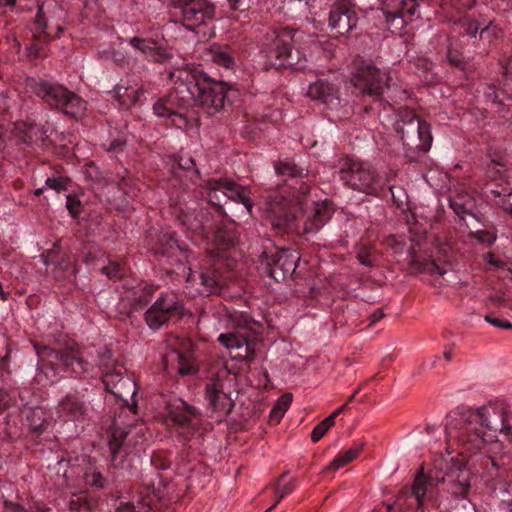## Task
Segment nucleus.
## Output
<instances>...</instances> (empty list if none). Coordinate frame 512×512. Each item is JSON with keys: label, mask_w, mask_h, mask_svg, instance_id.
<instances>
[{"label": "nucleus", "mask_w": 512, "mask_h": 512, "mask_svg": "<svg viewBox=\"0 0 512 512\" xmlns=\"http://www.w3.org/2000/svg\"><path fill=\"white\" fill-rule=\"evenodd\" d=\"M347 407V403H345L344 405L340 406L339 408H337L331 415H329L328 417H332V420H333V423L335 424V418L341 413L343 412Z\"/></svg>", "instance_id": "62"}, {"label": "nucleus", "mask_w": 512, "mask_h": 512, "mask_svg": "<svg viewBox=\"0 0 512 512\" xmlns=\"http://www.w3.org/2000/svg\"><path fill=\"white\" fill-rule=\"evenodd\" d=\"M205 397L209 408L213 412H218L223 417L231 413L234 403L223 391L222 386L219 383H208L205 388Z\"/></svg>", "instance_id": "24"}, {"label": "nucleus", "mask_w": 512, "mask_h": 512, "mask_svg": "<svg viewBox=\"0 0 512 512\" xmlns=\"http://www.w3.org/2000/svg\"><path fill=\"white\" fill-rule=\"evenodd\" d=\"M478 29H479V25H478V23L476 21H468L466 23L465 31H466V33H468L472 37H476Z\"/></svg>", "instance_id": "59"}, {"label": "nucleus", "mask_w": 512, "mask_h": 512, "mask_svg": "<svg viewBox=\"0 0 512 512\" xmlns=\"http://www.w3.org/2000/svg\"><path fill=\"white\" fill-rule=\"evenodd\" d=\"M207 198L210 204L222 207L228 200L243 204L249 214H252L253 201L250 191L226 179H212L207 183Z\"/></svg>", "instance_id": "11"}, {"label": "nucleus", "mask_w": 512, "mask_h": 512, "mask_svg": "<svg viewBox=\"0 0 512 512\" xmlns=\"http://www.w3.org/2000/svg\"><path fill=\"white\" fill-rule=\"evenodd\" d=\"M333 425L332 417H326L323 421L318 423L311 433L312 441L314 443L318 442Z\"/></svg>", "instance_id": "40"}, {"label": "nucleus", "mask_w": 512, "mask_h": 512, "mask_svg": "<svg viewBox=\"0 0 512 512\" xmlns=\"http://www.w3.org/2000/svg\"><path fill=\"white\" fill-rule=\"evenodd\" d=\"M29 87L49 106L61 110L68 116L80 118L85 113L86 102L61 84L43 79H31Z\"/></svg>", "instance_id": "5"}, {"label": "nucleus", "mask_w": 512, "mask_h": 512, "mask_svg": "<svg viewBox=\"0 0 512 512\" xmlns=\"http://www.w3.org/2000/svg\"><path fill=\"white\" fill-rule=\"evenodd\" d=\"M362 448H363V443H356L353 447L340 452L333 459V461L323 469V471L324 472L330 471V470L336 471V470L340 469L341 467H344L345 465L349 464L350 462H352L354 459H356L358 457Z\"/></svg>", "instance_id": "30"}, {"label": "nucleus", "mask_w": 512, "mask_h": 512, "mask_svg": "<svg viewBox=\"0 0 512 512\" xmlns=\"http://www.w3.org/2000/svg\"><path fill=\"white\" fill-rule=\"evenodd\" d=\"M26 423L30 433L35 437L40 436L48 426L45 412L41 408L29 410L26 414Z\"/></svg>", "instance_id": "31"}, {"label": "nucleus", "mask_w": 512, "mask_h": 512, "mask_svg": "<svg viewBox=\"0 0 512 512\" xmlns=\"http://www.w3.org/2000/svg\"><path fill=\"white\" fill-rule=\"evenodd\" d=\"M122 366L114 367L113 371H107L102 375V382L105 389L122 401L123 406L128 408L133 414L137 413V394L136 382L129 376L124 375Z\"/></svg>", "instance_id": "13"}, {"label": "nucleus", "mask_w": 512, "mask_h": 512, "mask_svg": "<svg viewBox=\"0 0 512 512\" xmlns=\"http://www.w3.org/2000/svg\"><path fill=\"white\" fill-rule=\"evenodd\" d=\"M210 233H212V231ZM213 233L214 241L221 249H228L234 245L236 237L232 231L221 227H213Z\"/></svg>", "instance_id": "37"}, {"label": "nucleus", "mask_w": 512, "mask_h": 512, "mask_svg": "<svg viewBox=\"0 0 512 512\" xmlns=\"http://www.w3.org/2000/svg\"><path fill=\"white\" fill-rule=\"evenodd\" d=\"M175 8L181 9L184 21L189 24L186 28L195 31L196 27L203 24L207 19L214 18L215 6L208 0H171Z\"/></svg>", "instance_id": "19"}, {"label": "nucleus", "mask_w": 512, "mask_h": 512, "mask_svg": "<svg viewBox=\"0 0 512 512\" xmlns=\"http://www.w3.org/2000/svg\"><path fill=\"white\" fill-rule=\"evenodd\" d=\"M178 166L183 170L189 171L195 168V162L190 156H180Z\"/></svg>", "instance_id": "53"}, {"label": "nucleus", "mask_w": 512, "mask_h": 512, "mask_svg": "<svg viewBox=\"0 0 512 512\" xmlns=\"http://www.w3.org/2000/svg\"><path fill=\"white\" fill-rule=\"evenodd\" d=\"M403 145L409 150L427 151L432 142L430 125L416 117L413 111L404 110L395 123Z\"/></svg>", "instance_id": "8"}, {"label": "nucleus", "mask_w": 512, "mask_h": 512, "mask_svg": "<svg viewBox=\"0 0 512 512\" xmlns=\"http://www.w3.org/2000/svg\"><path fill=\"white\" fill-rule=\"evenodd\" d=\"M285 190L275 194L269 203L276 228H288L297 233L309 234L318 231L332 216V209L327 201L316 203L312 215L305 216L303 206L306 201Z\"/></svg>", "instance_id": "4"}, {"label": "nucleus", "mask_w": 512, "mask_h": 512, "mask_svg": "<svg viewBox=\"0 0 512 512\" xmlns=\"http://www.w3.org/2000/svg\"><path fill=\"white\" fill-rule=\"evenodd\" d=\"M114 512H151V508L142 502H138L137 505L132 502H121Z\"/></svg>", "instance_id": "44"}, {"label": "nucleus", "mask_w": 512, "mask_h": 512, "mask_svg": "<svg viewBox=\"0 0 512 512\" xmlns=\"http://www.w3.org/2000/svg\"><path fill=\"white\" fill-rule=\"evenodd\" d=\"M34 347L39 357L48 359L52 363L58 362L64 367L70 368L74 373L85 374L93 367V363L84 359L79 351L62 352L46 346L41 347L38 344H35Z\"/></svg>", "instance_id": "20"}, {"label": "nucleus", "mask_w": 512, "mask_h": 512, "mask_svg": "<svg viewBox=\"0 0 512 512\" xmlns=\"http://www.w3.org/2000/svg\"><path fill=\"white\" fill-rule=\"evenodd\" d=\"M476 0H451L452 5L457 9H471Z\"/></svg>", "instance_id": "57"}, {"label": "nucleus", "mask_w": 512, "mask_h": 512, "mask_svg": "<svg viewBox=\"0 0 512 512\" xmlns=\"http://www.w3.org/2000/svg\"><path fill=\"white\" fill-rule=\"evenodd\" d=\"M66 208L73 218H77L81 212V201L76 196L67 195Z\"/></svg>", "instance_id": "47"}, {"label": "nucleus", "mask_w": 512, "mask_h": 512, "mask_svg": "<svg viewBox=\"0 0 512 512\" xmlns=\"http://www.w3.org/2000/svg\"><path fill=\"white\" fill-rule=\"evenodd\" d=\"M150 301V295L149 293L142 291V293L139 295V297L134 299V306L136 307H143Z\"/></svg>", "instance_id": "58"}, {"label": "nucleus", "mask_w": 512, "mask_h": 512, "mask_svg": "<svg viewBox=\"0 0 512 512\" xmlns=\"http://www.w3.org/2000/svg\"><path fill=\"white\" fill-rule=\"evenodd\" d=\"M447 433L451 447L461 441L464 451L480 452L494 464L502 448L498 433L512 437V413L486 407L455 411L447 419Z\"/></svg>", "instance_id": "1"}, {"label": "nucleus", "mask_w": 512, "mask_h": 512, "mask_svg": "<svg viewBox=\"0 0 512 512\" xmlns=\"http://www.w3.org/2000/svg\"><path fill=\"white\" fill-rule=\"evenodd\" d=\"M70 179L68 177L59 176V177H49L47 178L45 185L49 189L55 190L60 193L62 191H67L69 187Z\"/></svg>", "instance_id": "42"}, {"label": "nucleus", "mask_w": 512, "mask_h": 512, "mask_svg": "<svg viewBox=\"0 0 512 512\" xmlns=\"http://www.w3.org/2000/svg\"><path fill=\"white\" fill-rule=\"evenodd\" d=\"M484 261L487 265L498 269L505 266V262L502 259L496 258L492 253H487L484 257Z\"/></svg>", "instance_id": "52"}, {"label": "nucleus", "mask_w": 512, "mask_h": 512, "mask_svg": "<svg viewBox=\"0 0 512 512\" xmlns=\"http://www.w3.org/2000/svg\"><path fill=\"white\" fill-rule=\"evenodd\" d=\"M83 480L91 488L101 490L107 487L108 480L96 468H87L84 472Z\"/></svg>", "instance_id": "35"}, {"label": "nucleus", "mask_w": 512, "mask_h": 512, "mask_svg": "<svg viewBox=\"0 0 512 512\" xmlns=\"http://www.w3.org/2000/svg\"><path fill=\"white\" fill-rule=\"evenodd\" d=\"M475 205L474 198L469 194H459L450 199V207L464 222L471 237L485 245H492L496 241L494 230L480 228L483 226L480 219L473 213Z\"/></svg>", "instance_id": "10"}, {"label": "nucleus", "mask_w": 512, "mask_h": 512, "mask_svg": "<svg viewBox=\"0 0 512 512\" xmlns=\"http://www.w3.org/2000/svg\"><path fill=\"white\" fill-rule=\"evenodd\" d=\"M445 432H447V427ZM446 439V454H441L433 459L428 477L424 475L422 468L414 479L412 494L418 507L422 506L428 488L434 484H443L445 491L457 499L465 498L469 492L471 472L466 467V458L478 452L464 451L461 441L455 444L454 447H451L448 433H446Z\"/></svg>", "instance_id": "3"}, {"label": "nucleus", "mask_w": 512, "mask_h": 512, "mask_svg": "<svg viewBox=\"0 0 512 512\" xmlns=\"http://www.w3.org/2000/svg\"><path fill=\"white\" fill-rule=\"evenodd\" d=\"M384 316L383 312L378 310V311H375L372 315H371V318H372V322H377L379 321L380 319H382Z\"/></svg>", "instance_id": "64"}, {"label": "nucleus", "mask_w": 512, "mask_h": 512, "mask_svg": "<svg viewBox=\"0 0 512 512\" xmlns=\"http://www.w3.org/2000/svg\"><path fill=\"white\" fill-rule=\"evenodd\" d=\"M233 264L232 259L221 254L208 256L199 273L200 283L204 287L203 292L218 293L225 287Z\"/></svg>", "instance_id": "12"}, {"label": "nucleus", "mask_w": 512, "mask_h": 512, "mask_svg": "<svg viewBox=\"0 0 512 512\" xmlns=\"http://www.w3.org/2000/svg\"><path fill=\"white\" fill-rule=\"evenodd\" d=\"M3 505H4V512H28L18 503H14L9 500H5Z\"/></svg>", "instance_id": "55"}, {"label": "nucleus", "mask_w": 512, "mask_h": 512, "mask_svg": "<svg viewBox=\"0 0 512 512\" xmlns=\"http://www.w3.org/2000/svg\"><path fill=\"white\" fill-rule=\"evenodd\" d=\"M292 402V394L286 393L282 395L275 403L273 408L269 413V423L271 425H276L283 418L284 414L290 407Z\"/></svg>", "instance_id": "34"}, {"label": "nucleus", "mask_w": 512, "mask_h": 512, "mask_svg": "<svg viewBox=\"0 0 512 512\" xmlns=\"http://www.w3.org/2000/svg\"><path fill=\"white\" fill-rule=\"evenodd\" d=\"M484 319H485V321H487L488 323H490L491 325H493L497 328H501V329H511L512 328V323L509 320L504 319V318L492 317V316L486 315Z\"/></svg>", "instance_id": "49"}, {"label": "nucleus", "mask_w": 512, "mask_h": 512, "mask_svg": "<svg viewBox=\"0 0 512 512\" xmlns=\"http://www.w3.org/2000/svg\"><path fill=\"white\" fill-rule=\"evenodd\" d=\"M307 93L312 99L322 102L329 109L340 104L337 85L327 80H318L310 84Z\"/></svg>", "instance_id": "26"}, {"label": "nucleus", "mask_w": 512, "mask_h": 512, "mask_svg": "<svg viewBox=\"0 0 512 512\" xmlns=\"http://www.w3.org/2000/svg\"><path fill=\"white\" fill-rule=\"evenodd\" d=\"M297 32L289 29L280 31L272 30L262 38L261 53L267 57L266 64L273 67H292L296 70H303L306 66L300 63V60L294 61V55L291 51V44Z\"/></svg>", "instance_id": "7"}, {"label": "nucleus", "mask_w": 512, "mask_h": 512, "mask_svg": "<svg viewBox=\"0 0 512 512\" xmlns=\"http://www.w3.org/2000/svg\"><path fill=\"white\" fill-rule=\"evenodd\" d=\"M230 8L240 12L247 11L253 4L252 0H228Z\"/></svg>", "instance_id": "51"}, {"label": "nucleus", "mask_w": 512, "mask_h": 512, "mask_svg": "<svg viewBox=\"0 0 512 512\" xmlns=\"http://www.w3.org/2000/svg\"><path fill=\"white\" fill-rule=\"evenodd\" d=\"M427 270L432 273V274H437V275H440V276H444V275H450V276H455L454 275V272H449L447 270H443L441 267H439L436 263H431L429 264V267L427 268Z\"/></svg>", "instance_id": "56"}, {"label": "nucleus", "mask_w": 512, "mask_h": 512, "mask_svg": "<svg viewBox=\"0 0 512 512\" xmlns=\"http://www.w3.org/2000/svg\"><path fill=\"white\" fill-rule=\"evenodd\" d=\"M199 411L183 400L170 403L167 407V419L181 427L194 426V420L199 417Z\"/></svg>", "instance_id": "25"}, {"label": "nucleus", "mask_w": 512, "mask_h": 512, "mask_svg": "<svg viewBox=\"0 0 512 512\" xmlns=\"http://www.w3.org/2000/svg\"><path fill=\"white\" fill-rule=\"evenodd\" d=\"M34 40L35 43L27 47V50L30 53V55L36 58L46 57L47 54L45 53L43 44L49 41L50 39L44 38L43 36L38 34H34Z\"/></svg>", "instance_id": "41"}, {"label": "nucleus", "mask_w": 512, "mask_h": 512, "mask_svg": "<svg viewBox=\"0 0 512 512\" xmlns=\"http://www.w3.org/2000/svg\"><path fill=\"white\" fill-rule=\"evenodd\" d=\"M357 15L349 0H337L329 14V26L339 36L347 35L357 24Z\"/></svg>", "instance_id": "21"}, {"label": "nucleus", "mask_w": 512, "mask_h": 512, "mask_svg": "<svg viewBox=\"0 0 512 512\" xmlns=\"http://www.w3.org/2000/svg\"><path fill=\"white\" fill-rule=\"evenodd\" d=\"M359 261L365 266H371L372 261L363 253L358 254Z\"/></svg>", "instance_id": "61"}, {"label": "nucleus", "mask_w": 512, "mask_h": 512, "mask_svg": "<svg viewBox=\"0 0 512 512\" xmlns=\"http://www.w3.org/2000/svg\"><path fill=\"white\" fill-rule=\"evenodd\" d=\"M338 173L342 183L354 191L376 195L381 189L380 178L368 162L350 157L340 159Z\"/></svg>", "instance_id": "6"}, {"label": "nucleus", "mask_w": 512, "mask_h": 512, "mask_svg": "<svg viewBox=\"0 0 512 512\" xmlns=\"http://www.w3.org/2000/svg\"><path fill=\"white\" fill-rule=\"evenodd\" d=\"M351 82L362 94L379 96L388 87L389 76L373 65L362 63L352 74Z\"/></svg>", "instance_id": "17"}, {"label": "nucleus", "mask_w": 512, "mask_h": 512, "mask_svg": "<svg viewBox=\"0 0 512 512\" xmlns=\"http://www.w3.org/2000/svg\"><path fill=\"white\" fill-rule=\"evenodd\" d=\"M122 424L120 417L113 419L109 440L111 464L117 469L130 470L133 468V462L137 454L130 448L129 442L126 441L130 431L121 427Z\"/></svg>", "instance_id": "14"}, {"label": "nucleus", "mask_w": 512, "mask_h": 512, "mask_svg": "<svg viewBox=\"0 0 512 512\" xmlns=\"http://www.w3.org/2000/svg\"><path fill=\"white\" fill-rule=\"evenodd\" d=\"M383 5L386 23L392 33H398L405 24L419 17L415 0H380Z\"/></svg>", "instance_id": "18"}, {"label": "nucleus", "mask_w": 512, "mask_h": 512, "mask_svg": "<svg viewBox=\"0 0 512 512\" xmlns=\"http://www.w3.org/2000/svg\"><path fill=\"white\" fill-rule=\"evenodd\" d=\"M170 214L180 225L187 227L191 231L206 234L213 231L210 212L207 208L201 207L196 201L172 200Z\"/></svg>", "instance_id": "9"}, {"label": "nucleus", "mask_w": 512, "mask_h": 512, "mask_svg": "<svg viewBox=\"0 0 512 512\" xmlns=\"http://www.w3.org/2000/svg\"><path fill=\"white\" fill-rule=\"evenodd\" d=\"M112 59L117 62V63H121L124 61V56L122 53L120 52H117V51H112Z\"/></svg>", "instance_id": "63"}, {"label": "nucleus", "mask_w": 512, "mask_h": 512, "mask_svg": "<svg viewBox=\"0 0 512 512\" xmlns=\"http://www.w3.org/2000/svg\"><path fill=\"white\" fill-rule=\"evenodd\" d=\"M183 314L182 301L173 294H162L146 311L145 321L151 329L157 330L173 317H181Z\"/></svg>", "instance_id": "16"}, {"label": "nucleus", "mask_w": 512, "mask_h": 512, "mask_svg": "<svg viewBox=\"0 0 512 512\" xmlns=\"http://www.w3.org/2000/svg\"><path fill=\"white\" fill-rule=\"evenodd\" d=\"M99 355V367L102 370V375L107 371H113L114 365H113V359H112V352L108 348H103L98 352Z\"/></svg>", "instance_id": "43"}, {"label": "nucleus", "mask_w": 512, "mask_h": 512, "mask_svg": "<svg viewBox=\"0 0 512 512\" xmlns=\"http://www.w3.org/2000/svg\"><path fill=\"white\" fill-rule=\"evenodd\" d=\"M492 193L498 197L496 204L502 209L512 213V192L502 194L501 192L493 190Z\"/></svg>", "instance_id": "46"}, {"label": "nucleus", "mask_w": 512, "mask_h": 512, "mask_svg": "<svg viewBox=\"0 0 512 512\" xmlns=\"http://www.w3.org/2000/svg\"><path fill=\"white\" fill-rule=\"evenodd\" d=\"M115 98L122 107L129 108L133 106L142 93L141 89H129L124 84H117L114 88Z\"/></svg>", "instance_id": "32"}, {"label": "nucleus", "mask_w": 512, "mask_h": 512, "mask_svg": "<svg viewBox=\"0 0 512 512\" xmlns=\"http://www.w3.org/2000/svg\"><path fill=\"white\" fill-rule=\"evenodd\" d=\"M158 252L169 258L177 256L179 261L186 259V249L178 242L174 234L164 233L159 238Z\"/></svg>", "instance_id": "29"}, {"label": "nucleus", "mask_w": 512, "mask_h": 512, "mask_svg": "<svg viewBox=\"0 0 512 512\" xmlns=\"http://www.w3.org/2000/svg\"><path fill=\"white\" fill-rule=\"evenodd\" d=\"M212 60L216 64L223 66L225 68H231L234 65V59L231 54L220 48L211 51Z\"/></svg>", "instance_id": "38"}, {"label": "nucleus", "mask_w": 512, "mask_h": 512, "mask_svg": "<svg viewBox=\"0 0 512 512\" xmlns=\"http://www.w3.org/2000/svg\"><path fill=\"white\" fill-rule=\"evenodd\" d=\"M388 245L394 254L399 256H403L405 254V257L403 258L404 261H407L410 264L416 263L415 251L411 246L407 245V242L404 239L393 236L389 239Z\"/></svg>", "instance_id": "33"}, {"label": "nucleus", "mask_w": 512, "mask_h": 512, "mask_svg": "<svg viewBox=\"0 0 512 512\" xmlns=\"http://www.w3.org/2000/svg\"><path fill=\"white\" fill-rule=\"evenodd\" d=\"M448 60L451 64L455 66H461L463 61L457 53H454L453 51H449L448 53Z\"/></svg>", "instance_id": "60"}, {"label": "nucleus", "mask_w": 512, "mask_h": 512, "mask_svg": "<svg viewBox=\"0 0 512 512\" xmlns=\"http://www.w3.org/2000/svg\"><path fill=\"white\" fill-rule=\"evenodd\" d=\"M263 257L260 260V267H258L261 276L266 275L276 282L284 281L291 276L295 272L299 260V257L290 250H280L271 257L264 252Z\"/></svg>", "instance_id": "15"}, {"label": "nucleus", "mask_w": 512, "mask_h": 512, "mask_svg": "<svg viewBox=\"0 0 512 512\" xmlns=\"http://www.w3.org/2000/svg\"><path fill=\"white\" fill-rule=\"evenodd\" d=\"M97 503L86 492H76L63 499L65 512H94Z\"/></svg>", "instance_id": "28"}, {"label": "nucleus", "mask_w": 512, "mask_h": 512, "mask_svg": "<svg viewBox=\"0 0 512 512\" xmlns=\"http://www.w3.org/2000/svg\"><path fill=\"white\" fill-rule=\"evenodd\" d=\"M276 172L281 176L291 178H300L304 175V170L298 167L292 160L286 159L279 161L275 166Z\"/></svg>", "instance_id": "36"}, {"label": "nucleus", "mask_w": 512, "mask_h": 512, "mask_svg": "<svg viewBox=\"0 0 512 512\" xmlns=\"http://www.w3.org/2000/svg\"><path fill=\"white\" fill-rule=\"evenodd\" d=\"M126 42L136 51L145 56L149 61L163 64L173 59V54L152 38L130 37Z\"/></svg>", "instance_id": "22"}, {"label": "nucleus", "mask_w": 512, "mask_h": 512, "mask_svg": "<svg viewBox=\"0 0 512 512\" xmlns=\"http://www.w3.org/2000/svg\"><path fill=\"white\" fill-rule=\"evenodd\" d=\"M169 77L174 82L172 91L153 105L158 117L169 119L175 108L200 106L211 115L224 107L227 83L212 79L202 69L177 68Z\"/></svg>", "instance_id": "2"}, {"label": "nucleus", "mask_w": 512, "mask_h": 512, "mask_svg": "<svg viewBox=\"0 0 512 512\" xmlns=\"http://www.w3.org/2000/svg\"><path fill=\"white\" fill-rule=\"evenodd\" d=\"M100 271L110 279L120 277V267L117 263H110L107 266H103Z\"/></svg>", "instance_id": "50"}, {"label": "nucleus", "mask_w": 512, "mask_h": 512, "mask_svg": "<svg viewBox=\"0 0 512 512\" xmlns=\"http://www.w3.org/2000/svg\"><path fill=\"white\" fill-rule=\"evenodd\" d=\"M125 145H126L125 140H123L121 138H117V139L112 140L109 143V145L106 147V149L109 152H119V151L123 150Z\"/></svg>", "instance_id": "54"}, {"label": "nucleus", "mask_w": 512, "mask_h": 512, "mask_svg": "<svg viewBox=\"0 0 512 512\" xmlns=\"http://www.w3.org/2000/svg\"><path fill=\"white\" fill-rule=\"evenodd\" d=\"M58 417L64 421L84 420L89 414V407L77 395H66L57 406Z\"/></svg>", "instance_id": "23"}, {"label": "nucleus", "mask_w": 512, "mask_h": 512, "mask_svg": "<svg viewBox=\"0 0 512 512\" xmlns=\"http://www.w3.org/2000/svg\"><path fill=\"white\" fill-rule=\"evenodd\" d=\"M218 341L228 350L244 349L245 354H238L239 357H244L247 361H251L254 357L255 343L249 341L247 338L240 336L236 333H222L218 337Z\"/></svg>", "instance_id": "27"}, {"label": "nucleus", "mask_w": 512, "mask_h": 512, "mask_svg": "<svg viewBox=\"0 0 512 512\" xmlns=\"http://www.w3.org/2000/svg\"><path fill=\"white\" fill-rule=\"evenodd\" d=\"M505 164L501 161L492 160L488 165L487 174L493 180L503 177Z\"/></svg>", "instance_id": "45"}, {"label": "nucleus", "mask_w": 512, "mask_h": 512, "mask_svg": "<svg viewBox=\"0 0 512 512\" xmlns=\"http://www.w3.org/2000/svg\"><path fill=\"white\" fill-rule=\"evenodd\" d=\"M34 34H38L43 36L44 38L50 39L49 34L46 32L47 29V19L44 14L43 6L38 8L37 14L34 20Z\"/></svg>", "instance_id": "39"}, {"label": "nucleus", "mask_w": 512, "mask_h": 512, "mask_svg": "<svg viewBox=\"0 0 512 512\" xmlns=\"http://www.w3.org/2000/svg\"><path fill=\"white\" fill-rule=\"evenodd\" d=\"M179 109L180 108H175L171 113L169 119L171 120V123L176 127L183 128L188 125V121L185 115L182 112H180Z\"/></svg>", "instance_id": "48"}]
</instances>
